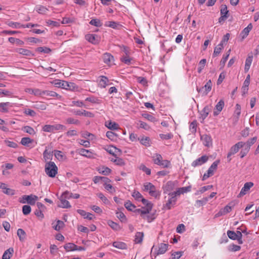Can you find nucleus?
I'll return each mask as SVG.
<instances>
[{
  "label": "nucleus",
  "mask_w": 259,
  "mask_h": 259,
  "mask_svg": "<svg viewBox=\"0 0 259 259\" xmlns=\"http://www.w3.org/2000/svg\"><path fill=\"white\" fill-rule=\"evenodd\" d=\"M57 171L58 167L54 162L50 161L46 164L45 172L49 177L54 178Z\"/></svg>",
  "instance_id": "obj_1"
},
{
  "label": "nucleus",
  "mask_w": 259,
  "mask_h": 259,
  "mask_svg": "<svg viewBox=\"0 0 259 259\" xmlns=\"http://www.w3.org/2000/svg\"><path fill=\"white\" fill-rule=\"evenodd\" d=\"M54 83L56 87L69 90H73L75 87V84L72 82H68L67 81L55 80L54 81Z\"/></svg>",
  "instance_id": "obj_2"
},
{
  "label": "nucleus",
  "mask_w": 259,
  "mask_h": 259,
  "mask_svg": "<svg viewBox=\"0 0 259 259\" xmlns=\"http://www.w3.org/2000/svg\"><path fill=\"white\" fill-rule=\"evenodd\" d=\"M245 145V143L243 142H239L234 145H233L230 149L229 152L227 154L228 161L230 162L231 160L230 157L238 152L239 149L242 148Z\"/></svg>",
  "instance_id": "obj_3"
},
{
  "label": "nucleus",
  "mask_w": 259,
  "mask_h": 259,
  "mask_svg": "<svg viewBox=\"0 0 259 259\" xmlns=\"http://www.w3.org/2000/svg\"><path fill=\"white\" fill-rule=\"evenodd\" d=\"M66 127L65 126L60 124L55 125L46 124L42 127V130L46 132H54L55 131L65 130Z\"/></svg>",
  "instance_id": "obj_4"
},
{
  "label": "nucleus",
  "mask_w": 259,
  "mask_h": 259,
  "mask_svg": "<svg viewBox=\"0 0 259 259\" xmlns=\"http://www.w3.org/2000/svg\"><path fill=\"white\" fill-rule=\"evenodd\" d=\"M220 163V160H218L212 163L210 167L208 168L206 173H205L202 178V181H204L210 176L213 175V171L216 170L218 164Z\"/></svg>",
  "instance_id": "obj_5"
},
{
  "label": "nucleus",
  "mask_w": 259,
  "mask_h": 259,
  "mask_svg": "<svg viewBox=\"0 0 259 259\" xmlns=\"http://www.w3.org/2000/svg\"><path fill=\"white\" fill-rule=\"evenodd\" d=\"M253 186L252 182H247L244 185L243 187L241 189L240 193L238 194L237 197L238 198L241 197L243 195H245L247 191Z\"/></svg>",
  "instance_id": "obj_6"
},
{
  "label": "nucleus",
  "mask_w": 259,
  "mask_h": 259,
  "mask_svg": "<svg viewBox=\"0 0 259 259\" xmlns=\"http://www.w3.org/2000/svg\"><path fill=\"white\" fill-rule=\"evenodd\" d=\"M208 157L206 155L202 156L201 157L198 158L194 160L192 163V166L196 167L197 166L201 165L202 164L205 163L208 160Z\"/></svg>",
  "instance_id": "obj_7"
},
{
  "label": "nucleus",
  "mask_w": 259,
  "mask_h": 259,
  "mask_svg": "<svg viewBox=\"0 0 259 259\" xmlns=\"http://www.w3.org/2000/svg\"><path fill=\"white\" fill-rule=\"evenodd\" d=\"M85 38L93 44H98L100 41V37L95 34H88L85 35Z\"/></svg>",
  "instance_id": "obj_8"
},
{
  "label": "nucleus",
  "mask_w": 259,
  "mask_h": 259,
  "mask_svg": "<svg viewBox=\"0 0 259 259\" xmlns=\"http://www.w3.org/2000/svg\"><path fill=\"white\" fill-rule=\"evenodd\" d=\"M200 138L205 146L209 147L212 145V139L210 136L206 134L203 135L201 136Z\"/></svg>",
  "instance_id": "obj_9"
},
{
  "label": "nucleus",
  "mask_w": 259,
  "mask_h": 259,
  "mask_svg": "<svg viewBox=\"0 0 259 259\" xmlns=\"http://www.w3.org/2000/svg\"><path fill=\"white\" fill-rule=\"evenodd\" d=\"M107 151L114 157L119 156L121 154V150L116 147L112 146L107 149Z\"/></svg>",
  "instance_id": "obj_10"
},
{
  "label": "nucleus",
  "mask_w": 259,
  "mask_h": 259,
  "mask_svg": "<svg viewBox=\"0 0 259 259\" xmlns=\"http://www.w3.org/2000/svg\"><path fill=\"white\" fill-rule=\"evenodd\" d=\"M252 28V25L251 23H250L248 25V26L245 27L240 33V35L241 36V40L242 41L245 38L247 37L250 31Z\"/></svg>",
  "instance_id": "obj_11"
},
{
  "label": "nucleus",
  "mask_w": 259,
  "mask_h": 259,
  "mask_svg": "<svg viewBox=\"0 0 259 259\" xmlns=\"http://www.w3.org/2000/svg\"><path fill=\"white\" fill-rule=\"evenodd\" d=\"M253 55L252 53H250L248 55V57L245 61V64L244 67L245 72H247L250 68V66L252 61Z\"/></svg>",
  "instance_id": "obj_12"
},
{
  "label": "nucleus",
  "mask_w": 259,
  "mask_h": 259,
  "mask_svg": "<svg viewBox=\"0 0 259 259\" xmlns=\"http://www.w3.org/2000/svg\"><path fill=\"white\" fill-rule=\"evenodd\" d=\"M73 113L76 115H83L84 116L89 117H93L94 116V114L93 113L84 110L82 111L80 110L74 111H73Z\"/></svg>",
  "instance_id": "obj_13"
},
{
  "label": "nucleus",
  "mask_w": 259,
  "mask_h": 259,
  "mask_svg": "<svg viewBox=\"0 0 259 259\" xmlns=\"http://www.w3.org/2000/svg\"><path fill=\"white\" fill-rule=\"evenodd\" d=\"M224 102L223 100H221L218 104L216 105L215 107V109L217 110V111L214 110L213 111V115L214 116L218 115L220 112L222 110L224 106Z\"/></svg>",
  "instance_id": "obj_14"
},
{
  "label": "nucleus",
  "mask_w": 259,
  "mask_h": 259,
  "mask_svg": "<svg viewBox=\"0 0 259 259\" xmlns=\"http://www.w3.org/2000/svg\"><path fill=\"white\" fill-rule=\"evenodd\" d=\"M175 183V182L168 181L163 187L164 193L172 190L174 189Z\"/></svg>",
  "instance_id": "obj_15"
},
{
  "label": "nucleus",
  "mask_w": 259,
  "mask_h": 259,
  "mask_svg": "<svg viewBox=\"0 0 259 259\" xmlns=\"http://www.w3.org/2000/svg\"><path fill=\"white\" fill-rule=\"evenodd\" d=\"M32 196L30 195H23L21 198L19 200V202L21 203H27L30 205H33L34 203L33 201H32L31 198Z\"/></svg>",
  "instance_id": "obj_16"
},
{
  "label": "nucleus",
  "mask_w": 259,
  "mask_h": 259,
  "mask_svg": "<svg viewBox=\"0 0 259 259\" xmlns=\"http://www.w3.org/2000/svg\"><path fill=\"white\" fill-rule=\"evenodd\" d=\"M168 247V244L160 243L159 245V248L156 253V255L164 254L167 250Z\"/></svg>",
  "instance_id": "obj_17"
},
{
  "label": "nucleus",
  "mask_w": 259,
  "mask_h": 259,
  "mask_svg": "<svg viewBox=\"0 0 259 259\" xmlns=\"http://www.w3.org/2000/svg\"><path fill=\"white\" fill-rule=\"evenodd\" d=\"M16 52L20 54L27 56H33L34 54L32 52L25 49L23 48H18L16 50Z\"/></svg>",
  "instance_id": "obj_18"
},
{
  "label": "nucleus",
  "mask_w": 259,
  "mask_h": 259,
  "mask_svg": "<svg viewBox=\"0 0 259 259\" xmlns=\"http://www.w3.org/2000/svg\"><path fill=\"white\" fill-rule=\"evenodd\" d=\"M78 153L80 155L87 157L88 158H92L94 157L93 154L91 151L83 148L79 149Z\"/></svg>",
  "instance_id": "obj_19"
},
{
  "label": "nucleus",
  "mask_w": 259,
  "mask_h": 259,
  "mask_svg": "<svg viewBox=\"0 0 259 259\" xmlns=\"http://www.w3.org/2000/svg\"><path fill=\"white\" fill-rule=\"evenodd\" d=\"M14 249L10 247L7 249L2 256V259H10L14 253Z\"/></svg>",
  "instance_id": "obj_20"
},
{
  "label": "nucleus",
  "mask_w": 259,
  "mask_h": 259,
  "mask_svg": "<svg viewBox=\"0 0 259 259\" xmlns=\"http://www.w3.org/2000/svg\"><path fill=\"white\" fill-rule=\"evenodd\" d=\"M61 204L58 206L62 208H70L71 205L68 201L65 199L64 196L62 195L60 198Z\"/></svg>",
  "instance_id": "obj_21"
},
{
  "label": "nucleus",
  "mask_w": 259,
  "mask_h": 259,
  "mask_svg": "<svg viewBox=\"0 0 259 259\" xmlns=\"http://www.w3.org/2000/svg\"><path fill=\"white\" fill-rule=\"evenodd\" d=\"M113 56L109 53H105L103 55V60L104 63L109 64L113 61Z\"/></svg>",
  "instance_id": "obj_22"
},
{
  "label": "nucleus",
  "mask_w": 259,
  "mask_h": 259,
  "mask_svg": "<svg viewBox=\"0 0 259 259\" xmlns=\"http://www.w3.org/2000/svg\"><path fill=\"white\" fill-rule=\"evenodd\" d=\"M17 235L19 238V240L23 242L24 241L26 237V234L25 232L22 229H18L17 230Z\"/></svg>",
  "instance_id": "obj_23"
},
{
  "label": "nucleus",
  "mask_w": 259,
  "mask_h": 259,
  "mask_svg": "<svg viewBox=\"0 0 259 259\" xmlns=\"http://www.w3.org/2000/svg\"><path fill=\"white\" fill-rule=\"evenodd\" d=\"M144 233L143 232H137L135 235L134 241L136 243H141L143 241Z\"/></svg>",
  "instance_id": "obj_24"
},
{
  "label": "nucleus",
  "mask_w": 259,
  "mask_h": 259,
  "mask_svg": "<svg viewBox=\"0 0 259 259\" xmlns=\"http://www.w3.org/2000/svg\"><path fill=\"white\" fill-rule=\"evenodd\" d=\"M113 246L117 248L125 249L127 248L126 244L122 242L115 241L113 243Z\"/></svg>",
  "instance_id": "obj_25"
},
{
  "label": "nucleus",
  "mask_w": 259,
  "mask_h": 259,
  "mask_svg": "<svg viewBox=\"0 0 259 259\" xmlns=\"http://www.w3.org/2000/svg\"><path fill=\"white\" fill-rule=\"evenodd\" d=\"M63 195L64 196L65 198L69 199L70 198H73L75 199H77L79 198V194H73L72 193H69L68 191H65L63 193Z\"/></svg>",
  "instance_id": "obj_26"
},
{
  "label": "nucleus",
  "mask_w": 259,
  "mask_h": 259,
  "mask_svg": "<svg viewBox=\"0 0 259 259\" xmlns=\"http://www.w3.org/2000/svg\"><path fill=\"white\" fill-rule=\"evenodd\" d=\"M42 93L44 95L49 97H56L57 98H60V96L54 91H43Z\"/></svg>",
  "instance_id": "obj_27"
},
{
  "label": "nucleus",
  "mask_w": 259,
  "mask_h": 259,
  "mask_svg": "<svg viewBox=\"0 0 259 259\" xmlns=\"http://www.w3.org/2000/svg\"><path fill=\"white\" fill-rule=\"evenodd\" d=\"M107 224L114 230L118 231L121 229L120 226L118 224L111 220L108 221Z\"/></svg>",
  "instance_id": "obj_28"
},
{
  "label": "nucleus",
  "mask_w": 259,
  "mask_h": 259,
  "mask_svg": "<svg viewBox=\"0 0 259 259\" xmlns=\"http://www.w3.org/2000/svg\"><path fill=\"white\" fill-rule=\"evenodd\" d=\"M54 155L56 158L60 161H62L65 158V156L62 153L61 151L55 150L54 151Z\"/></svg>",
  "instance_id": "obj_29"
},
{
  "label": "nucleus",
  "mask_w": 259,
  "mask_h": 259,
  "mask_svg": "<svg viewBox=\"0 0 259 259\" xmlns=\"http://www.w3.org/2000/svg\"><path fill=\"white\" fill-rule=\"evenodd\" d=\"M211 81L210 80H209L208 82L205 84V85L203 87H204V90L203 95H206L207 93L210 91L211 89Z\"/></svg>",
  "instance_id": "obj_30"
},
{
  "label": "nucleus",
  "mask_w": 259,
  "mask_h": 259,
  "mask_svg": "<svg viewBox=\"0 0 259 259\" xmlns=\"http://www.w3.org/2000/svg\"><path fill=\"white\" fill-rule=\"evenodd\" d=\"M143 208L144 209L143 210L141 209H135L133 210V211H134L135 213H140L141 214V216L143 219H145L144 214L149 213V212L148 211V209H145V208L144 207H143Z\"/></svg>",
  "instance_id": "obj_31"
},
{
  "label": "nucleus",
  "mask_w": 259,
  "mask_h": 259,
  "mask_svg": "<svg viewBox=\"0 0 259 259\" xmlns=\"http://www.w3.org/2000/svg\"><path fill=\"white\" fill-rule=\"evenodd\" d=\"M75 247H77V245L72 243H66L64 246V248L66 251H74V248Z\"/></svg>",
  "instance_id": "obj_32"
},
{
  "label": "nucleus",
  "mask_w": 259,
  "mask_h": 259,
  "mask_svg": "<svg viewBox=\"0 0 259 259\" xmlns=\"http://www.w3.org/2000/svg\"><path fill=\"white\" fill-rule=\"evenodd\" d=\"M141 201L143 204L146 206V208H145V209H148V211L150 212L152 208V204L151 202H148V201L147 199L143 197L142 198H141Z\"/></svg>",
  "instance_id": "obj_33"
},
{
  "label": "nucleus",
  "mask_w": 259,
  "mask_h": 259,
  "mask_svg": "<svg viewBox=\"0 0 259 259\" xmlns=\"http://www.w3.org/2000/svg\"><path fill=\"white\" fill-rule=\"evenodd\" d=\"M108 81V78L106 76H101V79L99 82V85L101 88H105L107 84V82Z\"/></svg>",
  "instance_id": "obj_34"
},
{
  "label": "nucleus",
  "mask_w": 259,
  "mask_h": 259,
  "mask_svg": "<svg viewBox=\"0 0 259 259\" xmlns=\"http://www.w3.org/2000/svg\"><path fill=\"white\" fill-rule=\"evenodd\" d=\"M106 126L110 130H115L118 128V124L115 122L109 121L108 124H106Z\"/></svg>",
  "instance_id": "obj_35"
},
{
  "label": "nucleus",
  "mask_w": 259,
  "mask_h": 259,
  "mask_svg": "<svg viewBox=\"0 0 259 259\" xmlns=\"http://www.w3.org/2000/svg\"><path fill=\"white\" fill-rule=\"evenodd\" d=\"M33 140L28 137H24L21 139V144L22 145L28 146V144L32 143Z\"/></svg>",
  "instance_id": "obj_36"
},
{
  "label": "nucleus",
  "mask_w": 259,
  "mask_h": 259,
  "mask_svg": "<svg viewBox=\"0 0 259 259\" xmlns=\"http://www.w3.org/2000/svg\"><path fill=\"white\" fill-rule=\"evenodd\" d=\"M125 207L129 211H133L136 208V206L133 204L130 200L127 201L124 204Z\"/></svg>",
  "instance_id": "obj_37"
},
{
  "label": "nucleus",
  "mask_w": 259,
  "mask_h": 259,
  "mask_svg": "<svg viewBox=\"0 0 259 259\" xmlns=\"http://www.w3.org/2000/svg\"><path fill=\"white\" fill-rule=\"evenodd\" d=\"M64 225L65 224L63 221L58 220L57 222V225L53 226V228L55 230L59 231L64 227Z\"/></svg>",
  "instance_id": "obj_38"
},
{
  "label": "nucleus",
  "mask_w": 259,
  "mask_h": 259,
  "mask_svg": "<svg viewBox=\"0 0 259 259\" xmlns=\"http://www.w3.org/2000/svg\"><path fill=\"white\" fill-rule=\"evenodd\" d=\"M138 140L140 141V143L142 145H143L145 146H150V139L149 137H146L145 138H142L141 140H140V139L139 138Z\"/></svg>",
  "instance_id": "obj_39"
},
{
  "label": "nucleus",
  "mask_w": 259,
  "mask_h": 259,
  "mask_svg": "<svg viewBox=\"0 0 259 259\" xmlns=\"http://www.w3.org/2000/svg\"><path fill=\"white\" fill-rule=\"evenodd\" d=\"M36 51L40 53L49 54L51 52V49L48 47H38L36 49Z\"/></svg>",
  "instance_id": "obj_40"
},
{
  "label": "nucleus",
  "mask_w": 259,
  "mask_h": 259,
  "mask_svg": "<svg viewBox=\"0 0 259 259\" xmlns=\"http://www.w3.org/2000/svg\"><path fill=\"white\" fill-rule=\"evenodd\" d=\"M99 171L100 173L107 176L111 172V170L107 167L103 166L101 168L99 169Z\"/></svg>",
  "instance_id": "obj_41"
},
{
  "label": "nucleus",
  "mask_w": 259,
  "mask_h": 259,
  "mask_svg": "<svg viewBox=\"0 0 259 259\" xmlns=\"http://www.w3.org/2000/svg\"><path fill=\"white\" fill-rule=\"evenodd\" d=\"M189 129L191 132L193 134H195L197 130V121L194 120L192 121L189 126Z\"/></svg>",
  "instance_id": "obj_42"
},
{
  "label": "nucleus",
  "mask_w": 259,
  "mask_h": 259,
  "mask_svg": "<svg viewBox=\"0 0 259 259\" xmlns=\"http://www.w3.org/2000/svg\"><path fill=\"white\" fill-rule=\"evenodd\" d=\"M257 140V137H254L252 138L249 139L246 143H245V145H246L247 148H250V146L252 145L254 143L256 142Z\"/></svg>",
  "instance_id": "obj_43"
},
{
  "label": "nucleus",
  "mask_w": 259,
  "mask_h": 259,
  "mask_svg": "<svg viewBox=\"0 0 259 259\" xmlns=\"http://www.w3.org/2000/svg\"><path fill=\"white\" fill-rule=\"evenodd\" d=\"M90 24L96 27H101L102 25L100 20L97 19H92L90 22Z\"/></svg>",
  "instance_id": "obj_44"
},
{
  "label": "nucleus",
  "mask_w": 259,
  "mask_h": 259,
  "mask_svg": "<svg viewBox=\"0 0 259 259\" xmlns=\"http://www.w3.org/2000/svg\"><path fill=\"white\" fill-rule=\"evenodd\" d=\"M221 15L229 16V11L227 9V7L226 5H222L221 6Z\"/></svg>",
  "instance_id": "obj_45"
},
{
  "label": "nucleus",
  "mask_w": 259,
  "mask_h": 259,
  "mask_svg": "<svg viewBox=\"0 0 259 259\" xmlns=\"http://www.w3.org/2000/svg\"><path fill=\"white\" fill-rule=\"evenodd\" d=\"M206 63V60L205 59H203L200 60L199 63V67L198 68V73H200L202 71V70L203 69Z\"/></svg>",
  "instance_id": "obj_46"
},
{
  "label": "nucleus",
  "mask_w": 259,
  "mask_h": 259,
  "mask_svg": "<svg viewBox=\"0 0 259 259\" xmlns=\"http://www.w3.org/2000/svg\"><path fill=\"white\" fill-rule=\"evenodd\" d=\"M31 207L28 205H25L22 207V212L24 215H28L31 212Z\"/></svg>",
  "instance_id": "obj_47"
},
{
  "label": "nucleus",
  "mask_w": 259,
  "mask_h": 259,
  "mask_svg": "<svg viewBox=\"0 0 259 259\" xmlns=\"http://www.w3.org/2000/svg\"><path fill=\"white\" fill-rule=\"evenodd\" d=\"M210 109L208 107V106H205L202 111L201 114V116L203 118V119H204L208 115V113L209 112Z\"/></svg>",
  "instance_id": "obj_48"
},
{
  "label": "nucleus",
  "mask_w": 259,
  "mask_h": 259,
  "mask_svg": "<svg viewBox=\"0 0 259 259\" xmlns=\"http://www.w3.org/2000/svg\"><path fill=\"white\" fill-rule=\"evenodd\" d=\"M23 130L25 132H26L27 133H28L30 135H34L35 133L34 129L32 127H30L29 126H24L23 127Z\"/></svg>",
  "instance_id": "obj_49"
},
{
  "label": "nucleus",
  "mask_w": 259,
  "mask_h": 259,
  "mask_svg": "<svg viewBox=\"0 0 259 259\" xmlns=\"http://www.w3.org/2000/svg\"><path fill=\"white\" fill-rule=\"evenodd\" d=\"M105 25L106 26H108L111 28L115 29V28H117V26L119 25V24L114 21H108V22H106V23Z\"/></svg>",
  "instance_id": "obj_50"
},
{
  "label": "nucleus",
  "mask_w": 259,
  "mask_h": 259,
  "mask_svg": "<svg viewBox=\"0 0 259 259\" xmlns=\"http://www.w3.org/2000/svg\"><path fill=\"white\" fill-rule=\"evenodd\" d=\"M36 11L39 14H45L48 11V9L44 6H40L39 7L37 8Z\"/></svg>",
  "instance_id": "obj_51"
},
{
  "label": "nucleus",
  "mask_w": 259,
  "mask_h": 259,
  "mask_svg": "<svg viewBox=\"0 0 259 259\" xmlns=\"http://www.w3.org/2000/svg\"><path fill=\"white\" fill-rule=\"evenodd\" d=\"M144 190L145 191H151L153 189H155V187L151 183H147L144 185Z\"/></svg>",
  "instance_id": "obj_52"
},
{
  "label": "nucleus",
  "mask_w": 259,
  "mask_h": 259,
  "mask_svg": "<svg viewBox=\"0 0 259 259\" xmlns=\"http://www.w3.org/2000/svg\"><path fill=\"white\" fill-rule=\"evenodd\" d=\"M227 235L229 238L232 240H235L236 239H237L236 233L233 231L228 230L227 231Z\"/></svg>",
  "instance_id": "obj_53"
},
{
  "label": "nucleus",
  "mask_w": 259,
  "mask_h": 259,
  "mask_svg": "<svg viewBox=\"0 0 259 259\" xmlns=\"http://www.w3.org/2000/svg\"><path fill=\"white\" fill-rule=\"evenodd\" d=\"M176 200L173 199L171 198H170L167 202L166 203V204L164 205V207H166L168 209H170L171 208V205H174L176 203Z\"/></svg>",
  "instance_id": "obj_54"
},
{
  "label": "nucleus",
  "mask_w": 259,
  "mask_h": 259,
  "mask_svg": "<svg viewBox=\"0 0 259 259\" xmlns=\"http://www.w3.org/2000/svg\"><path fill=\"white\" fill-rule=\"evenodd\" d=\"M115 157V160H112V162L115 163L116 164L118 165L122 166L124 165L125 163L122 158L117 157V156Z\"/></svg>",
  "instance_id": "obj_55"
},
{
  "label": "nucleus",
  "mask_w": 259,
  "mask_h": 259,
  "mask_svg": "<svg viewBox=\"0 0 259 259\" xmlns=\"http://www.w3.org/2000/svg\"><path fill=\"white\" fill-rule=\"evenodd\" d=\"M183 252L181 251H177L172 253L171 254V256H172V259H179L183 255Z\"/></svg>",
  "instance_id": "obj_56"
},
{
  "label": "nucleus",
  "mask_w": 259,
  "mask_h": 259,
  "mask_svg": "<svg viewBox=\"0 0 259 259\" xmlns=\"http://www.w3.org/2000/svg\"><path fill=\"white\" fill-rule=\"evenodd\" d=\"M116 217L120 220L121 222H125L126 221V218L124 214L122 212H117Z\"/></svg>",
  "instance_id": "obj_57"
},
{
  "label": "nucleus",
  "mask_w": 259,
  "mask_h": 259,
  "mask_svg": "<svg viewBox=\"0 0 259 259\" xmlns=\"http://www.w3.org/2000/svg\"><path fill=\"white\" fill-rule=\"evenodd\" d=\"M98 196L100 198L102 201L106 204L109 203V201L108 199L102 194V193H99L97 194Z\"/></svg>",
  "instance_id": "obj_58"
},
{
  "label": "nucleus",
  "mask_w": 259,
  "mask_h": 259,
  "mask_svg": "<svg viewBox=\"0 0 259 259\" xmlns=\"http://www.w3.org/2000/svg\"><path fill=\"white\" fill-rule=\"evenodd\" d=\"M249 151V147L247 148L246 147L244 149L241 150L239 153L240 158H243L248 153Z\"/></svg>",
  "instance_id": "obj_59"
},
{
  "label": "nucleus",
  "mask_w": 259,
  "mask_h": 259,
  "mask_svg": "<svg viewBox=\"0 0 259 259\" xmlns=\"http://www.w3.org/2000/svg\"><path fill=\"white\" fill-rule=\"evenodd\" d=\"M120 50L123 52L125 55L128 56L130 54V49L129 48L124 46H120Z\"/></svg>",
  "instance_id": "obj_60"
},
{
  "label": "nucleus",
  "mask_w": 259,
  "mask_h": 259,
  "mask_svg": "<svg viewBox=\"0 0 259 259\" xmlns=\"http://www.w3.org/2000/svg\"><path fill=\"white\" fill-rule=\"evenodd\" d=\"M142 116L145 118L152 122H155V121H156V118L150 114L144 113L142 114Z\"/></svg>",
  "instance_id": "obj_61"
},
{
  "label": "nucleus",
  "mask_w": 259,
  "mask_h": 259,
  "mask_svg": "<svg viewBox=\"0 0 259 259\" xmlns=\"http://www.w3.org/2000/svg\"><path fill=\"white\" fill-rule=\"evenodd\" d=\"M132 196L137 200H139L140 198H142L143 196L141 194L137 191H134L132 194Z\"/></svg>",
  "instance_id": "obj_62"
},
{
  "label": "nucleus",
  "mask_w": 259,
  "mask_h": 259,
  "mask_svg": "<svg viewBox=\"0 0 259 259\" xmlns=\"http://www.w3.org/2000/svg\"><path fill=\"white\" fill-rule=\"evenodd\" d=\"M66 122L68 124H79L80 123V121L78 120L74 119L73 118H68L66 119Z\"/></svg>",
  "instance_id": "obj_63"
},
{
  "label": "nucleus",
  "mask_w": 259,
  "mask_h": 259,
  "mask_svg": "<svg viewBox=\"0 0 259 259\" xmlns=\"http://www.w3.org/2000/svg\"><path fill=\"white\" fill-rule=\"evenodd\" d=\"M106 136L108 138L111 140H114V138L117 136L116 134L111 131H108L106 133Z\"/></svg>",
  "instance_id": "obj_64"
}]
</instances>
